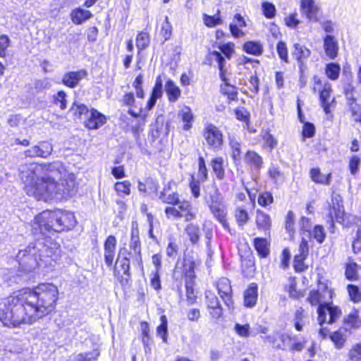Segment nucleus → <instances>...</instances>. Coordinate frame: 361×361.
<instances>
[{
  "label": "nucleus",
  "instance_id": "nucleus-1",
  "mask_svg": "<svg viewBox=\"0 0 361 361\" xmlns=\"http://www.w3.org/2000/svg\"><path fill=\"white\" fill-rule=\"evenodd\" d=\"M19 171L25 192L37 200H61L77 192L74 173H69L60 161L25 164L20 166Z\"/></svg>",
  "mask_w": 361,
  "mask_h": 361
},
{
  "label": "nucleus",
  "instance_id": "nucleus-2",
  "mask_svg": "<svg viewBox=\"0 0 361 361\" xmlns=\"http://www.w3.org/2000/svg\"><path fill=\"white\" fill-rule=\"evenodd\" d=\"M58 299L59 290L53 283L23 289L8 298L4 308L0 310V319L8 326L32 324L52 312Z\"/></svg>",
  "mask_w": 361,
  "mask_h": 361
},
{
  "label": "nucleus",
  "instance_id": "nucleus-3",
  "mask_svg": "<svg viewBox=\"0 0 361 361\" xmlns=\"http://www.w3.org/2000/svg\"><path fill=\"white\" fill-rule=\"evenodd\" d=\"M75 223L73 213L61 210H47L35 216L32 228L35 235L42 233L47 235L71 229Z\"/></svg>",
  "mask_w": 361,
  "mask_h": 361
},
{
  "label": "nucleus",
  "instance_id": "nucleus-4",
  "mask_svg": "<svg viewBox=\"0 0 361 361\" xmlns=\"http://www.w3.org/2000/svg\"><path fill=\"white\" fill-rule=\"evenodd\" d=\"M36 248L39 251V259L45 266L51 265L60 259V245L50 238L38 239L36 240Z\"/></svg>",
  "mask_w": 361,
  "mask_h": 361
},
{
  "label": "nucleus",
  "instance_id": "nucleus-5",
  "mask_svg": "<svg viewBox=\"0 0 361 361\" xmlns=\"http://www.w3.org/2000/svg\"><path fill=\"white\" fill-rule=\"evenodd\" d=\"M36 248V241L30 243L24 249L20 250L16 259L19 266L24 271H31L40 264L39 251Z\"/></svg>",
  "mask_w": 361,
  "mask_h": 361
},
{
  "label": "nucleus",
  "instance_id": "nucleus-6",
  "mask_svg": "<svg viewBox=\"0 0 361 361\" xmlns=\"http://www.w3.org/2000/svg\"><path fill=\"white\" fill-rule=\"evenodd\" d=\"M318 322L320 326L323 324H333L336 322L341 316V310L336 306H333L329 303H323L319 305L317 309Z\"/></svg>",
  "mask_w": 361,
  "mask_h": 361
},
{
  "label": "nucleus",
  "instance_id": "nucleus-7",
  "mask_svg": "<svg viewBox=\"0 0 361 361\" xmlns=\"http://www.w3.org/2000/svg\"><path fill=\"white\" fill-rule=\"evenodd\" d=\"M129 247L130 250L133 251V265L140 270H143L139 231L137 228H132Z\"/></svg>",
  "mask_w": 361,
  "mask_h": 361
},
{
  "label": "nucleus",
  "instance_id": "nucleus-8",
  "mask_svg": "<svg viewBox=\"0 0 361 361\" xmlns=\"http://www.w3.org/2000/svg\"><path fill=\"white\" fill-rule=\"evenodd\" d=\"M203 136L207 145L214 149H219L223 144V135L213 124H209L205 127Z\"/></svg>",
  "mask_w": 361,
  "mask_h": 361
},
{
  "label": "nucleus",
  "instance_id": "nucleus-9",
  "mask_svg": "<svg viewBox=\"0 0 361 361\" xmlns=\"http://www.w3.org/2000/svg\"><path fill=\"white\" fill-rule=\"evenodd\" d=\"M216 288L218 293L225 305L228 308H233L232 288L230 281L226 278H222L217 282Z\"/></svg>",
  "mask_w": 361,
  "mask_h": 361
},
{
  "label": "nucleus",
  "instance_id": "nucleus-10",
  "mask_svg": "<svg viewBox=\"0 0 361 361\" xmlns=\"http://www.w3.org/2000/svg\"><path fill=\"white\" fill-rule=\"evenodd\" d=\"M208 206L211 212L222 224V226L224 228H228V224L226 221V207L224 204V199L211 202Z\"/></svg>",
  "mask_w": 361,
  "mask_h": 361
},
{
  "label": "nucleus",
  "instance_id": "nucleus-11",
  "mask_svg": "<svg viewBox=\"0 0 361 361\" xmlns=\"http://www.w3.org/2000/svg\"><path fill=\"white\" fill-rule=\"evenodd\" d=\"M106 122V116L97 110L92 109L85 119L84 123L87 128L94 130L102 126Z\"/></svg>",
  "mask_w": 361,
  "mask_h": 361
},
{
  "label": "nucleus",
  "instance_id": "nucleus-12",
  "mask_svg": "<svg viewBox=\"0 0 361 361\" xmlns=\"http://www.w3.org/2000/svg\"><path fill=\"white\" fill-rule=\"evenodd\" d=\"M116 247L115 236L109 235L104 244V258L107 267H111L114 263Z\"/></svg>",
  "mask_w": 361,
  "mask_h": 361
},
{
  "label": "nucleus",
  "instance_id": "nucleus-13",
  "mask_svg": "<svg viewBox=\"0 0 361 361\" xmlns=\"http://www.w3.org/2000/svg\"><path fill=\"white\" fill-rule=\"evenodd\" d=\"M87 75V72L83 69L78 71H70L63 75L62 82L66 87L74 88Z\"/></svg>",
  "mask_w": 361,
  "mask_h": 361
},
{
  "label": "nucleus",
  "instance_id": "nucleus-14",
  "mask_svg": "<svg viewBox=\"0 0 361 361\" xmlns=\"http://www.w3.org/2000/svg\"><path fill=\"white\" fill-rule=\"evenodd\" d=\"M301 9L302 14L310 20L314 22L318 20L317 14L319 7L314 0H301Z\"/></svg>",
  "mask_w": 361,
  "mask_h": 361
},
{
  "label": "nucleus",
  "instance_id": "nucleus-15",
  "mask_svg": "<svg viewBox=\"0 0 361 361\" xmlns=\"http://www.w3.org/2000/svg\"><path fill=\"white\" fill-rule=\"evenodd\" d=\"M331 85L329 82H326L320 92V102L326 114L329 112L331 104L334 101V98L331 95Z\"/></svg>",
  "mask_w": 361,
  "mask_h": 361
},
{
  "label": "nucleus",
  "instance_id": "nucleus-16",
  "mask_svg": "<svg viewBox=\"0 0 361 361\" xmlns=\"http://www.w3.org/2000/svg\"><path fill=\"white\" fill-rule=\"evenodd\" d=\"M159 199L165 204L176 205L180 203L179 194L171 190L170 187L164 188L159 195Z\"/></svg>",
  "mask_w": 361,
  "mask_h": 361
},
{
  "label": "nucleus",
  "instance_id": "nucleus-17",
  "mask_svg": "<svg viewBox=\"0 0 361 361\" xmlns=\"http://www.w3.org/2000/svg\"><path fill=\"white\" fill-rule=\"evenodd\" d=\"M332 207L330 212V216L331 221L333 222L334 218L338 222H341L343 220V211L341 209L343 206L341 204V197L339 195H335L332 197Z\"/></svg>",
  "mask_w": 361,
  "mask_h": 361
},
{
  "label": "nucleus",
  "instance_id": "nucleus-18",
  "mask_svg": "<svg viewBox=\"0 0 361 361\" xmlns=\"http://www.w3.org/2000/svg\"><path fill=\"white\" fill-rule=\"evenodd\" d=\"M255 222L258 229L263 231L265 233L271 228V220L269 215L262 211H257Z\"/></svg>",
  "mask_w": 361,
  "mask_h": 361
},
{
  "label": "nucleus",
  "instance_id": "nucleus-19",
  "mask_svg": "<svg viewBox=\"0 0 361 361\" xmlns=\"http://www.w3.org/2000/svg\"><path fill=\"white\" fill-rule=\"evenodd\" d=\"M228 145L233 162L239 164L241 161V142L235 137H230Z\"/></svg>",
  "mask_w": 361,
  "mask_h": 361
},
{
  "label": "nucleus",
  "instance_id": "nucleus-20",
  "mask_svg": "<svg viewBox=\"0 0 361 361\" xmlns=\"http://www.w3.org/2000/svg\"><path fill=\"white\" fill-rule=\"evenodd\" d=\"M245 163L255 169H259L263 164L262 157L255 151L249 150L244 156Z\"/></svg>",
  "mask_w": 361,
  "mask_h": 361
},
{
  "label": "nucleus",
  "instance_id": "nucleus-21",
  "mask_svg": "<svg viewBox=\"0 0 361 361\" xmlns=\"http://www.w3.org/2000/svg\"><path fill=\"white\" fill-rule=\"evenodd\" d=\"M257 296V286L255 283H251L244 293L245 305L248 307L255 306Z\"/></svg>",
  "mask_w": 361,
  "mask_h": 361
},
{
  "label": "nucleus",
  "instance_id": "nucleus-22",
  "mask_svg": "<svg viewBox=\"0 0 361 361\" xmlns=\"http://www.w3.org/2000/svg\"><path fill=\"white\" fill-rule=\"evenodd\" d=\"M181 214L182 218H185L186 221H190L195 219L196 215L192 212V207L190 203L185 200H180L179 204H176Z\"/></svg>",
  "mask_w": 361,
  "mask_h": 361
},
{
  "label": "nucleus",
  "instance_id": "nucleus-23",
  "mask_svg": "<svg viewBox=\"0 0 361 361\" xmlns=\"http://www.w3.org/2000/svg\"><path fill=\"white\" fill-rule=\"evenodd\" d=\"M343 323L346 329H358L361 326V319L359 312L356 310H352L343 319Z\"/></svg>",
  "mask_w": 361,
  "mask_h": 361
},
{
  "label": "nucleus",
  "instance_id": "nucleus-24",
  "mask_svg": "<svg viewBox=\"0 0 361 361\" xmlns=\"http://www.w3.org/2000/svg\"><path fill=\"white\" fill-rule=\"evenodd\" d=\"M307 319V315L305 314V310L302 307H298L295 313L293 318V324L295 329L298 331H302L303 327L306 324V320Z\"/></svg>",
  "mask_w": 361,
  "mask_h": 361
},
{
  "label": "nucleus",
  "instance_id": "nucleus-25",
  "mask_svg": "<svg viewBox=\"0 0 361 361\" xmlns=\"http://www.w3.org/2000/svg\"><path fill=\"white\" fill-rule=\"evenodd\" d=\"M90 111L86 105L78 101H75L70 108V112H71L75 117L80 120H85Z\"/></svg>",
  "mask_w": 361,
  "mask_h": 361
},
{
  "label": "nucleus",
  "instance_id": "nucleus-26",
  "mask_svg": "<svg viewBox=\"0 0 361 361\" xmlns=\"http://www.w3.org/2000/svg\"><path fill=\"white\" fill-rule=\"evenodd\" d=\"M165 91L171 102H176L180 96V90L171 80L166 82Z\"/></svg>",
  "mask_w": 361,
  "mask_h": 361
},
{
  "label": "nucleus",
  "instance_id": "nucleus-27",
  "mask_svg": "<svg viewBox=\"0 0 361 361\" xmlns=\"http://www.w3.org/2000/svg\"><path fill=\"white\" fill-rule=\"evenodd\" d=\"M310 51L305 46L300 44H295L294 45L293 56L300 63V67L304 64L305 60L310 56Z\"/></svg>",
  "mask_w": 361,
  "mask_h": 361
},
{
  "label": "nucleus",
  "instance_id": "nucleus-28",
  "mask_svg": "<svg viewBox=\"0 0 361 361\" xmlns=\"http://www.w3.org/2000/svg\"><path fill=\"white\" fill-rule=\"evenodd\" d=\"M324 45L326 54L331 59H334L338 52V45L334 37L331 35H327L324 39Z\"/></svg>",
  "mask_w": 361,
  "mask_h": 361
},
{
  "label": "nucleus",
  "instance_id": "nucleus-29",
  "mask_svg": "<svg viewBox=\"0 0 361 361\" xmlns=\"http://www.w3.org/2000/svg\"><path fill=\"white\" fill-rule=\"evenodd\" d=\"M92 17L90 11L77 8L71 13V19L73 23L79 25Z\"/></svg>",
  "mask_w": 361,
  "mask_h": 361
},
{
  "label": "nucleus",
  "instance_id": "nucleus-30",
  "mask_svg": "<svg viewBox=\"0 0 361 361\" xmlns=\"http://www.w3.org/2000/svg\"><path fill=\"white\" fill-rule=\"evenodd\" d=\"M178 116L185 123L183 129L188 130L192 127V123L194 119L193 114L190 107L184 106L178 113Z\"/></svg>",
  "mask_w": 361,
  "mask_h": 361
},
{
  "label": "nucleus",
  "instance_id": "nucleus-31",
  "mask_svg": "<svg viewBox=\"0 0 361 361\" xmlns=\"http://www.w3.org/2000/svg\"><path fill=\"white\" fill-rule=\"evenodd\" d=\"M243 50L247 54L255 56L262 54L264 49L262 44L259 42L250 41L243 45Z\"/></svg>",
  "mask_w": 361,
  "mask_h": 361
},
{
  "label": "nucleus",
  "instance_id": "nucleus-32",
  "mask_svg": "<svg viewBox=\"0 0 361 361\" xmlns=\"http://www.w3.org/2000/svg\"><path fill=\"white\" fill-rule=\"evenodd\" d=\"M331 176V173L326 176L322 174L319 169H312L310 170V177L317 183L329 185Z\"/></svg>",
  "mask_w": 361,
  "mask_h": 361
},
{
  "label": "nucleus",
  "instance_id": "nucleus-33",
  "mask_svg": "<svg viewBox=\"0 0 361 361\" xmlns=\"http://www.w3.org/2000/svg\"><path fill=\"white\" fill-rule=\"evenodd\" d=\"M212 167L216 178L223 180L225 177L224 160L221 157H216L212 161Z\"/></svg>",
  "mask_w": 361,
  "mask_h": 361
},
{
  "label": "nucleus",
  "instance_id": "nucleus-34",
  "mask_svg": "<svg viewBox=\"0 0 361 361\" xmlns=\"http://www.w3.org/2000/svg\"><path fill=\"white\" fill-rule=\"evenodd\" d=\"M255 248L261 257H266L269 253V245L264 238H257L254 240Z\"/></svg>",
  "mask_w": 361,
  "mask_h": 361
},
{
  "label": "nucleus",
  "instance_id": "nucleus-35",
  "mask_svg": "<svg viewBox=\"0 0 361 361\" xmlns=\"http://www.w3.org/2000/svg\"><path fill=\"white\" fill-rule=\"evenodd\" d=\"M38 157L41 158H47L53 152L52 145L47 141L39 142L36 145Z\"/></svg>",
  "mask_w": 361,
  "mask_h": 361
},
{
  "label": "nucleus",
  "instance_id": "nucleus-36",
  "mask_svg": "<svg viewBox=\"0 0 361 361\" xmlns=\"http://www.w3.org/2000/svg\"><path fill=\"white\" fill-rule=\"evenodd\" d=\"M190 241L192 244H197L199 241L200 236V230L198 226L194 224H188L185 229Z\"/></svg>",
  "mask_w": 361,
  "mask_h": 361
},
{
  "label": "nucleus",
  "instance_id": "nucleus-37",
  "mask_svg": "<svg viewBox=\"0 0 361 361\" xmlns=\"http://www.w3.org/2000/svg\"><path fill=\"white\" fill-rule=\"evenodd\" d=\"M123 251H119L116 264H118V267L123 271V275L128 276V272H130V258L126 255L123 256Z\"/></svg>",
  "mask_w": 361,
  "mask_h": 361
},
{
  "label": "nucleus",
  "instance_id": "nucleus-38",
  "mask_svg": "<svg viewBox=\"0 0 361 361\" xmlns=\"http://www.w3.org/2000/svg\"><path fill=\"white\" fill-rule=\"evenodd\" d=\"M340 71V66L335 63H330L327 64L325 68L327 77L332 80H336L338 78Z\"/></svg>",
  "mask_w": 361,
  "mask_h": 361
},
{
  "label": "nucleus",
  "instance_id": "nucleus-39",
  "mask_svg": "<svg viewBox=\"0 0 361 361\" xmlns=\"http://www.w3.org/2000/svg\"><path fill=\"white\" fill-rule=\"evenodd\" d=\"M161 324L157 329V333L158 336H159L163 342L167 343V336H168V330H167V318L165 315H162L160 318Z\"/></svg>",
  "mask_w": 361,
  "mask_h": 361
},
{
  "label": "nucleus",
  "instance_id": "nucleus-40",
  "mask_svg": "<svg viewBox=\"0 0 361 361\" xmlns=\"http://www.w3.org/2000/svg\"><path fill=\"white\" fill-rule=\"evenodd\" d=\"M99 355L97 350H94L91 352L82 353L76 355L74 357V361H92L95 360Z\"/></svg>",
  "mask_w": 361,
  "mask_h": 361
},
{
  "label": "nucleus",
  "instance_id": "nucleus-41",
  "mask_svg": "<svg viewBox=\"0 0 361 361\" xmlns=\"http://www.w3.org/2000/svg\"><path fill=\"white\" fill-rule=\"evenodd\" d=\"M235 217L238 224L240 226H244L249 219V216L246 210L238 207L235 209Z\"/></svg>",
  "mask_w": 361,
  "mask_h": 361
},
{
  "label": "nucleus",
  "instance_id": "nucleus-42",
  "mask_svg": "<svg viewBox=\"0 0 361 361\" xmlns=\"http://www.w3.org/2000/svg\"><path fill=\"white\" fill-rule=\"evenodd\" d=\"M330 338L337 349H341L344 346L346 339L341 331H335L330 336Z\"/></svg>",
  "mask_w": 361,
  "mask_h": 361
},
{
  "label": "nucleus",
  "instance_id": "nucleus-43",
  "mask_svg": "<svg viewBox=\"0 0 361 361\" xmlns=\"http://www.w3.org/2000/svg\"><path fill=\"white\" fill-rule=\"evenodd\" d=\"M221 199H224V197L216 187H213L212 190L204 196L207 204Z\"/></svg>",
  "mask_w": 361,
  "mask_h": 361
},
{
  "label": "nucleus",
  "instance_id": "nucleus-44",
  "mask_svg": "<svg viewBox=\"0 0 361 361\" xmlns=\"http://www.w3.org/2000/svg\"><path fill=\"white\" fill-rule=\"evenodd\" d=\"M268 173L269 177L275 183H278L279 182H282L283 180V175L277 166H271L269 169Z\"/></svg>",
  "mask_w": 361,
  "mask_h": 361
},
{
  "label": "nucleus",
  "instance_id": "nucleus-45",
  "mask_svg": "<svg viewBox=\"0 0 361 361\" xmlns=\"http://www.w3.org/2000/svg\"><path fill=\"white\" fill-rule=\"evenodd\" d=\"M262 8L263 13L267 18L271 19L274 18L276 15V8L273 4L267 1L263 2Z\"/></svg>",
  "mask_w": 361,
  "mask_h": 361
},
{
  "label": "nucleus",
  "instance_id": "nucleus-46",
  "mask_svg": "<svg viewBox=\"0 0 361 361\" xmlns=\"http://www.w3.org/2000/svg\"><path fill=\"white\" fill-rule=\"evenodd\" d=\"M250 325L246 324H240L238 323H236L234 326V331L235 332L242 338H248L250 335Z\"/></svg>",
  "mask_w": 361,
  "mask_h": 361
},
{
  "label": "nucleus",
  "instance_id": "nucleus-47",
  "mask_svg": "<svg viewBox=\"0 0 361 361\" xmlns=\"http://www.w3.org/2000/svg\"><path fill=\"white\" fill-rule=\"evenodd\" d=\"M137 47L142 50L145 49L149 44V37L146 32H141L138 34L136 39Z\"/></svg>",
  "mask_w": 361,
  "mask_h": 361
},
{
  "label": "nucleus",
  "instance_id": "nucleus-48",
  "mask_svg": "<svg viewBox=\"0 0 361 361\" xmlns=\"http://www.w3.org/2000/svg\"><path fill=\"white\" fill-rule=\"evenodd\" d=\"M206 302L209 309L220 306L218 298L210 290L205 293Z\"/></svg>",
  "mask_w": 361,
  "mask_h": 361
},
{
  "label": "nucleus",
  "instance_id": "nucleus-49",
  "mask_svg": "<svg viewBox=\"0 0 361 361\" xmlns=\"http://www.w3.org/2000/svg\"><path fill=\"white\" fill-rule=\"evenodd\" d=\"M198 176L202 182L207 179V169L202 157H200L198 159Z\"/></svg>",
  "mask_w": 361,
  "mask_h": 361
},
{
  "label": "nucleus",
  "instance_id": "nucleus-50",
  "mask_svg": "<svg viewBox=\"0 0 361 361\" xmlns=\"http://www.w3.org/2000/svg\"><path fill=\"white\" fill-rule=\"evenodd\" d=\"M203 20L206 26L209 27H215L217 25L222 24V20L219 16H210L207 14H204Z\"/></svg>",
  "mask_w": 361,
  "mask_h": 361
},
{
  "label": "nucleus",
  "instance_id": "nucleus-51",
  "mask_svg": "<svg viewBox=\"0 0 361 361\" xmlns=\"http://www.w3.org/2000/svg\"><path fill=\"white\" fill-rule=\"evenodd\" d=\"M131 184L129 181L117 182L114 185V189L117 192H121L125 195H130Z\"/></svg>",
  "mask_w": 361,
  "mask_h": 361
},
{
  "label": "nucleus",
  "instance_id": "nucleus-52",
  "mask_svg": "<svg viewBox=\"0 0 361 361\" xmlns=\"http://www.w3.org/2000/svg\"><path fill=\"white\" fill-rule=\"evenodd\" d=\"M54 104L58 105L61 109L64 110L66 109V94L64 91H59L54 97Z\"/></svg>",
  "mask_w": 361,
  "mask_h": 361
},
{
  "label": "nucleus",
  "instance_id": "nucleus-53",
  "mask_svg": "<svg viewBox=\"0 0 361 361\" xmlns=\"http://www.w3.org/2000/svg\"><path fill=\"white\" fill-rule=\"evenodd\" d=\"M313 238L319 243H322L326 238V233L323 226L317 225L314 226L312 232Z\"/></svg>",
  "mask_w": 361,
  "mask_h": 361
},
{
  "label": "nucleus",
  "instance_id": "nucleus-54",
  "mask_svg": "<svg viewBox=\"0 0 361 361\" xmlns=\"http://www.w3.org/2000/svg\"><path fill=\"white\" fill-rule=\"evenodd\" d=\"M162 94H163L162 81L161 79V76L159 75L156 79L155 85L153 87L151 96L157 99L161 98Z\"/></svg>",
  "mask_w": 361,
  "mask_h": 361
},
{
  "label": "nucleus",
  "instance_id": "nucleus-55",
  "mask_svg": "<svg viewBox=\"0 0 361 361\" xmlns=\"http://www.w3.org/2000/svg\"><path fill=\"white\" fill-rule=\"evenodd\" d=\"M257 202L262 207L268 206L273 202V196L269 192H264L259 194Z\"/></svg>",
  "mask_w": 361,
  "mask_h": 361
},
{
  "label": "nucleus",
  "instance_id": "nucleus-56",
  "mask_svg": "<svg viewBox=\"0 0 361 361\" xmlns=\"http://www.w3.org/2000/svg\"><path fill=\"white\" fill-rule=\"evenodd\" d=\"M348 291L350 299L355 302H358L361 300V294L359 291L358 288L354 285L348 286Z\"/></svg>",
  "mask_w": 361,
  "mask_h": 361
},
{
  "label": "nucleus",
  "instance_id": "nucleus-57",
  "mask_svg": "<svg viewBox=\"0 0 361 361\" xmlns=\"http://www.w3.org/2000/svg\"><path fill=\"white\" fill-rule=\"evenodd\" d=\"M171 31H172V26L170 24V23L169 22L168 16H166L165 21L162 24L161 30V35L163 36V37L164 38L165 40H167L170 38V37L171 35Z\"/></svg>",
  "mask_w": 361,
  "mask_h": 361
},
{
  "label": "nucleus",
  "instance_id": "nucleus-58",
  "mask_svg": "<svg viewBox=\"0 0 361 361\" xmlns=\"http://www.w3.org/2000/svg\"><path fill=\"white\" fill-rule=\"evenodd\" d=\"M234 44L232 42H228L219 46V49L225 55V56L230 59L234 53Z\"/></svg>",
  "mask_w": 361,
  "mask_h": 361
},
{
  "label": "nucleus",
  "instance_id": "nucleus-59",
  "mask_svg": "<svg viewBox=\"0 0 361 361\" xmlns=\"http://www.w3.org/2000/svg\"><path fill=\"white\" fill-rule=\"evenodd\" d=\"M348 356L353 361H360L361 360V344L355 345L350 350Z\"/></svg>",
  "mask_w": 361,
  "mask_h": 361
},
{
  "label": "nucleus",
  "instance_id": "nucleus-60",
  "mask_svg": "<svg viewBox=\"0 0 361 361\" xmlns=\"http://www.w3.org/2000/svg\"><path fill=\"white\" fill-rule=\"evenodd\" d=\"M190 188L192 195L194 197L198 198L200 195V180H197L192 176L191 181L190 183Z\"/></svg>",
  "mask_w": 361,
  "mask_h": 361
},
{
  "label": "nucleus",
  "instance_id": "nucleus-61",
  "mask_svg": "<svg viewBox=\"0 0 361 361\" xmlns=\"http://www.w3.org/2000/svg\"><path fill=\"white\" fill-rule=\"evenodd\" d=\"M345 276L348 280H355L357 278V271L356 264H350L346 266Z\"/></svg>",
  "mask_w": 361,
  "mask_h": 361
},
{
  "label": "nucleus",
  "instance_id": "nucleus-62",
  "mask_svg": "<svg viewBox=\"0 0 361 361\" xmlns=\"http://www.w3.org/2000/svg\"><path fill=\"white\" fill-rule=\"evenodd\" d=\"M307 256L296 254L294 257V267L297 271H302L307 267L304 264V260Z\"/></svg>",
  "mask_w": 361,
  "mask_h": 361
},
{
  "label": "nucleus",
  "instance_id": "nucleus-63",
  "mask_svg": "<svg viewBox=\"0 0 361 361\" xmlns=\"http://www.w3.org/2000/svg\"><path fill=\"white\" fill-rule=\"evenodd\" d=\"M165 214L168 219H178L182 218L178 208L175 207H166Z\"/></svg>",
  "mask_w": 361,
  "mask_h": 361
},
{
  "label": "nucleus",
  "instance_id": "nucleus-64",
  "mask_svg": "<svg viewBox=\"0 0 361 361\" xmlns=\"http://www.w3.org/2000/svg\"><path fill=\"white\" fill-rule=\"evenodd\" d=\"M278 54L280 59L288 62V50L285 42H279L276 47Z\"/></svg>",
  "mask_w": 361,
  "mask_h": 361
}]
</instances>
